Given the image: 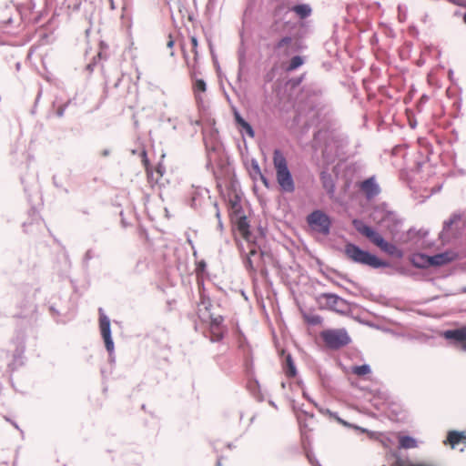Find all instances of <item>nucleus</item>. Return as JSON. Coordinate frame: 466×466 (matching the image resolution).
I'll use <instances>...</instances> for the list:
<instances>
[{"instance_id":"11","label":"nucleus","mask_w":466,"mask_h":466,"mask_svg":"<svg viewBox=\"0 0 466 466\" xmlns=\"http://www.w3.org/2000/svg\"><path fill=\"white\" fill-rule=\"evenodd\" d=\"M224 319L221 315H217L209 323L210 339L212 341H219L223 339L226 328L222 325Z\"/></svg>"},{"instance_id":"6","label":"nucleus","mask_w":466,"mask_h":466,"mask_svg":"<svg viewBox=\"0 0 466 466\" xmlns=\"http://www.w3.org/2000/svg\"><path fill=\"white\" fill-rule=\"evenodd\" d=\"M317 301L321 309H330L341 314L348 310L346 300L332 293L319 295Z\"/></svg>"},{"instance_id":"24","label":"nucleus","mask_w":466,"mask_h":466,"mask_svg":"<svg viewBox=\"0 0 466 466\" xmlns=\"http://www.w3.org/2000/svg\"><path fill=\"white\" fill-rule=\"evenodd\" d=\"M190 43H191V46H192V52L194 54V60H195V63H197V60H198V39L196 36H191L190 37Z\"/></svg>"},{"instance_id":"30","label":"nucleus","mask_w":466,"mask_h":466,"mask_svg":"<svg viewBox=\"0 0 466 466\" xmlns=\"http://www.w3.org/2000/svg\"><path fill=\"white\" fill-rule=\"evenodd\" d=\"M174 45H175V42H174V40H173V37H172V35H168V40H167V48H169V49H171V50H172V48H173Z\"/></svg>"},{"instance_id":"18","label":"nucleus","mask_w":466,"mask_h":466,"mask_svg":"<svg viewBox=\"0 0 466 466\" xmlns=\"http://www.w3.org/2000/svg\"><path fill=\"white\" fill-rule=\"evenodd\" d=\"M291 43L292 38L290 36H285L276 44L275 48L279 50H283V55L287 56L289 55V47L291 45Z\"/></svg>"},{"instance_id":"20","label":"nucleus","mask_w":466,"mask_h":466,"mask_svg":"<svg viewBox=\"0 0 466 466\" xmlns=\"http://www.w3.org/2000/svg\"><path fill=\"white\" fill-rule=\"evenodd\" d=\"M285 373L288 377H295L296 375V368L293 363L292 358L290 355L286 357L285 360Z\"/></svg>"},{"instance_id":"12","label":"nucleus","mask_w":466,"mask_h":466,"mask_svg":"<svg viewBox=\"0 0 466 466\" xmlns=\"http://www.w3.org/2000/svg\"><path fill=\"white\" fill-rule=\"evenodd\" d=\"M141 157H142L143 165L145 166V168H146L147 181L153 187L159 182L160 178L163 176L161 167H157L155 168V170H153L149 165L147 152L145 150L141 153Z\"/></svg>"},{"instance_id":"17","label":"nucleus","mask_w":466,"mask_h":466,"mask_svg":"<svg viewBox=\"0 0 466 466\" xmlns=\"http://www.w3.org/2000/svg\"><path fill=\"white\" fill-rule=\"evenodd\" d=\"M399 441V448L400 449H415L418 447V441L406 435H399L398 436Z\"/></svg>"},{"instance_id":"33","label":"nucleus","mask_w":466,"mask_h":466,"mask_svg":"<svg viewBox=\"0 0 466 466\" xmlns=\"http://www.w3.org/2000/svg\"><path fill=\"white\" fill-rule=\"evenodd\" d=\"M463 21H464V23L466 24V13H465V14H464V15H463Z\"/></svg>"},{"instance_id":"22","label":"nucleus","mask_w":466,"mask_h":466,"mask_svg":"<svg viewBox=\"0 0 466 466\" xmlns=\"http://www.w3.org/2000/svg\"><path fill=\"white\" fill-rule=\"evenodd\" d=\"M303 63H304V60L301 56H293L289 61V64L287 67V71H293V70L297 69L298 67H299L300 66H302Z\"/></svg>"},{"instance_id":"19","label":"nucleus","mask_w":466,"mask_h":466,"mask_svg":"<svg viewBox=\"0 0 466 466\" xmlns=\"http://www.w3.org/2000/svg\"><path fill=\"white\" fill-rule=\"evenodd\" d=\"M291 10L294 11L302 19L309 16L311 13V8L309 5L305 4L297 5L293 6Z\"/></svg>"},{"instance_id":"29","label":"nucleus","mask_w":466,"mask_h":466,"mask_svg":"<svg viewBox=\"0 0 466 466\" xmlns=\"http://www.w3.org/2000/svg\"><path fill=\"white\" fill-rule=\"evenodd\" d=\"M254 169L260 175V177H261V180L263 181V183L268 186V183H267V179L266 177L261 174L260 172V169H259V167L258 165H255L254 166Z\"/></svg>"},{"instance_id":"35","label":"nucleus","mask_w":466,"mask_h":466,"mask_svg":"<svg viewBox=\"0 0 466 466\" xmlns=\"http://www.w3.org/2000/svg\"><path fill=\"white\" fill-rule=\"evenodd\" d=\"M218 226H219V228H222V223H221V221H220V220H219V222H218Z\"/></svg>"},{"instance_id":"8","label":"nucleus","mask_w":466,"mask_h":466,"mask_svg":"<svg viewBox=\"0 0 466 466\" xmlns=\"http://www.w3.org/2000/svg\"><path fill=\"white\" fill-rule=\"evenodd\" d=\"M189 76L192 80V91L198 104L203 102L202 93L207 91V85L203 79L197 78V68L196 65H193L189 67Z\"/></svg>"},{"instance_id":"3","label":"nucleus","mask_w":466,"mask_h":466,"mask_svg":"<svg viewBox=\"0 0 466 466\" xmlns=\"http://www.w3.org/2000/svg\"><path fill=\"white\" fill-rule=\"evenodd\" d=\"M273 165L276 170V178L281 190L287 193L294 192L295 183L288 167L286 157L279 149H276L273 153Z\"/></svg>"},{"instance_id":"32","label":"nucleus","mask_w":466,"mask_h":466,"mask_svg":"<svg viewBox=\"0 0 466 466\" xmlns=\"http://www.w3.org/2000/svg\"><path fill=\"white\" fill-rule=\"evenodd\" d=\"M184 58H185V60H186V63L188 65V62H187V55H186V54H184Z\"/></svg>"},{"instance_id":"15","label":"nucleus","mask_w":466,"mask_h":466,"mask_svg":"<svg viewBox=\"0 0 466 466\" xmlns=\"http://www.w3.org/2000/svg\"><path fill=\"white\" fill-rule=\"evenodd\" d=\"M360 189L366 194L367 198H371L379 194L380 188L373 178L364 180L360 185Z\"/></svg>"},{"instance_id":"25","label":"nucleus","mask_w":466,"mask_h":466,"mask_svg":"<svg viewBox=\"0 0 466 466\" xmlns=\"http://www.w3.org/2000/svg\"><path fill=\"white\" fill-rule=\"evenodd\" d=\"M239 127H241L250 137H254V136H255L254 130H253L252 127L247 121H245Z\"/></svg>"},{"instance_id":"7","label":"nucleus","mask_w":466,"mask_h":466,"mask_svg":"<svg viewBox=\"0 0 466 466\" xmlns=\"http://www.w3.org/2000/svg\"><path fill=\"white\" fill-rule=\"evenodd\" d=\"M309 226L315 231L323 235L329 233L331 220L329 217L321 210H315L307 217Z\"/></svg>"},{"instance_id":"34","label":"nucleus","mask_w":466,"mask_h":466,"mask_svg":"<svg viewBox=\"0 0 466 466\" xmlns=\"http://www.w3.org/2000/svg\"><path fill=\"white\" fill-rule=\"evenodd\" d=\"M217 466H221V461H218Z\"/></svg>"},{"instance_id":"23","label":"nucleus","mask_w":466,"mask_h":466,"mask_svg":"<svg viewBox=\"0 0 466 466\" xmlns=\"http://www.w3.org/2000/svg\"><path fill=\"white\" fill-rule=\"evenodd\" d=\"M395 466H434L428 462H412L409 461H404L402 459H398L395 461Z\"/></svg>"},{"instance_id":"36","label":"nucleus","mask_w":466,"mask_h":466,"mask_svg":"<svg viewBox=\"0 0 466 466\" xmlns=\"http://www.w3.org/2000/svg\"><path fill=\"white\" fill-rule=\"evenodd\" d=\"M217 217H218V219L220 218L219 212L217 213Z\"/></svg>"},{"instance_id":"1","label":"nucleus","mask_w":466,"mask_h":466,"mask_svg":"<svg viewBox=\"0 0 466 466\" xmlns=\"http://www.w3.org/2000/svg\"><path fill=\"white\" fill-rule=\"evenodd\" d=\"M237 230L241 237L238 242V247L242 254L246 255L245 266L246 268L256 272V262L260 260L261 256L258 254L259 247L254 240V238L249 231V224L246 216H241L238 218L236 223Z\"/></svg>"},{"instance_id":"38","label":"nucleus","mask_w":466,"mask_h":466,"mask_svg":"<svg viewBox=\"0 0 466 466\" xmlns=\"http://www.w3.org/2000/svg\"><path fill=\"white\" fill-rule=\"evenodd\" d=\"M465 291H466V289H465Z\"/></svg>"},{"instance_id":"16","label":"nucleus","mask_w":466,"mask_h":466,"mask_svg":"<svg viewBox=\"0 0 466 466\" xmlns=\"http://www.w3.org/2000/svg\"><path fill=\"white\" fill-rule=\"evenodd\" d=\"M447 441L451 448H455L461 442L466 444V431H450L447 437Z\"/></svg>"},{"instance_id":"2","label":"nucleus","mask_w":466,"mask_h":466,"mask_svg":"<svg viewBox=\"0 0 466 466\" xmlns=\"http://www.w3.org/2000/svg\"><path fill=\"white\" fill-rule=\"evenodd\" d=\"M352 225L360 235L367 238L373 245L378 247L381 251L390 256L400 255V251L394 244L385 240L380 233H379L371 227L366 225L361 220L354 219L352 221Z\"/></svg>"},{"instance_id":"26","label":"nucleus","mask_w":466,"mask_h":466,"mask_svg":"<svg viewBox=\"0 0 466 466\" xmlns=\"http://www.w3.org/2000/svg\"><path fill=\"white\" fill-rule=\"evenodd\" d=\"M307 321L312 325H319L321 323L322 319L319 316L314 315V316L307 318Z\"/></svg>"},{"instance_id":"10","label":"nucleus","mask_w":466,"mask_h":466,"mask_svg":"<svg viewBox=\"0 0 466 466\" xmlns=\"http://www.w3.org/2000/svg\"><path fill=\"white\" fill-rule=\"evenodd\" d=\"M213 305L209 299L201 297L198 305V316L202 322L208 323L217 315L212 312Z\"/></svg>"},{"instance_id":"21","label":"nucleus","mask_w":466,"mask_h":466,"mask_svg":"<svg viewBox=\"0 0 466 466\" xmlns=\"http://www.w3.org/2000/svg\"><path fill=\"white\" fill-rule=\"evenodd\" d=\"M370 367L367 364L360 366H354L351 368V372L359 377H362L370 373Z\"/></svg>"},{"instance_id":"4","label":"nucleus","mask_w":466,"mask_h":466,"mask_svg":"<svg viewBox=\"0 0 466 466\" xmlns=\"http://www.w3.org/2000/svg\"><path fill=\"white\" fill-rule=\"evenodd\" d=\"M344 253L347 258L355 263L367 265L374 268L386 266V263L380 260L375 255L361 249L353 243H347L345 245Z\"/></svg>"},{"instance_id":"31","label":"nucleus","mask_w":466,"mask_h":466,"mask_svg":"<svg viewBox=\"0 0 466 466\" xmlns=\"http://www.w3.org/2000/svg\"><path fill=\"white\" fill-rule=\"evenodd\" d=\"M232 208H234L235 212H238L240 208L239 205L237 202L232 203Z\"/></svg>"},{"instance_id":"14","label":"nucleus","mask_w":466,"mask_h":466,"mask_svg":"<svg viewBox=\"0 0 466 466\" xmlns=\"http://www.w3.org/2000/svg\"><path fill=\"white\" fill-rule=\"evenodd\" d=\"M420 258L422 260V263H416L419 267H423L425 264L431 266H441L450 261L448 254H437L432 257L420 256Z\"/></svg>"},{"instance_id":"27","label":"nucleus","mask_w":466,"mask_h":466,"mask_svg":"<svg viewBox=\"0 0 466 466\" xmlns=\"http://www.w3.org/2000/svg\"><path fill=\"white\" fill-rule=\"evenodd\" d=\"M234 118L236 123L240 126L243 124L246 120L240 116V114L238 111L234 112Z\"/></svg>"},{"instance_id":"9","label":"nucleus","mask_w":466,"mask_h":466,"mask_svg":"<svg viewBox=\"0 0 466 466\" xmlns=\"http://www.w3.org/2000/svg\"><path fill=\"white\" fill-rule=\"evenodd\" d=\"M100 317H99V327L101 335L105 341V345L106 350L111 352L114 350V343L111 339V331H110V320L109 319L102 313V309H99Z\"/></svg>"},{"instance_id":"13","label":"nucleus","mask_w":466,"mask_h":466,"mask_svg":"<svg viewBox=\"0 0 466 466\" xmlns=\"http://www.w3.org/2000/svg\"><path fill=\"white\" fill-rule=\"evenodd\" d=\"M443 337L448 340L461 343L462 349L466 350V327L446 330L443 332Z\"/></svg>"},{"instance_id":"5","label":"nucleus","mask_w":466,"mask_h":466,"mask_svg":"<svg viewBox=\"0 0 466 466\" xmlns=\"http://www.w3.org/2000/svg\"><path fill=\"white\" fill-rule=\"evenodd\" d=\"M320 337L326 346L333 350L347 346L350 342V338L344 329H325L320 333Z\"/></svg>"},{"instance_id":"28","label":"nucleus","mask_w":466,"mask_h":466,"mask_svg":"<svg viewBox=\"0 0 466 466\" xmlns=\"http://www.w3.org/2000/svg\"><path fill=\"white\" fill-rule=\"evenodd\" d=\"M234 118L236 123L240 126L243 124L246 120L240 116V114L238 111L234 112Z\"/></svg>"},{"instance_id":"37","label":"nucleus","mask_w":466,"mask_h":466,"mask_svg":"<svg viewBox=\"0 0 466 466\" xmlns=\"http://www.w3.org/2000/svg\"><path fill=\"white\" fill-rule=\"evenodd\" d=\"M170 56H174V52H173V51H171V52H170Z\"/></svg>"}]
</instances>
